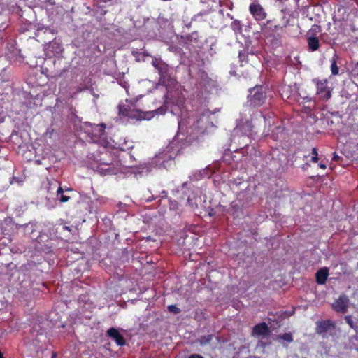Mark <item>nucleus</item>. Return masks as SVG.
<instances>
[{
	"label": "nucleus",
	"mask_w": 358,
	"mask_h": 358,
	"mask_svg": "<svg viewBox=\"0 0 358 358\" xmlns=\"http://www.w3.org/2000/svg\"><path fill=\"white\" fill-rule=\"evenodd\" d=\"M6 17L0 15V31L2 29H5L7 27V24L6 23Z\"/></svg>",
	"instance_id": "393cba45"
},
{
	"label": "nucleus",
	"mask_w": 358,
	"mask_h": 358,
	"mask_svg": "<svg viewBox=\"0 0 358 358\" xmlns=\"http://www.w3.org/2000/svg\"><path fill=\"white\" fill-rule=\"evenodd\" d=\"M273 22L274 20H268L266 22L263 23V24L261 27V30L264 36H268L269 35L270 31H275L278 30L280 28H282L280 27V25L278 24H275Z\"/></svg>",
	"instance_id": "1a4fd4ad"
},
{
	"label": "nucleus",
	"mask_w": 358,
	"mask_h": 358,
	"mask_svg": "<svg viewBox=\"0 0 358 358\" xmlns=\"http://www.w3.org/2000/svg\"><path fill=\"white\" fill-rule=\"evenodd\" d=\"M308 50L311 52L317 50L320 48V41L317 36H308L307 38Z\"/></svg>",
	"instance_id": "f8f14e48"
},
{
	"label": "nucleus",
	"mask_w": 358,
	"mask_h": 358,
	"mask_svg": "<svg viewBox=\"0 0 358 358\" xmlns=\"http://www.w3.org/2000/svg\"><path fill=\"white\" fill-rule=\"evenodd\" d=\"M187 358H204V357L199 354H192Z\"/></svg>",
	"instance_id": "cd10ccee"
},
{
	"label": "nucleus",
	"mask_w": 358,
	"mask_h": 358,
	"mask_svg": "<svg viewBox=\"0 0 358 358\" xmlns=\"http://www.w3.org/2000/svg\"><path fill=\"white\" fill-rule=\"evenodd\" d=\"M269 334V329L265 322L256 324L252 329V334L258 336H266Z\"/></svg>",
	"instance_id": "9b49d317"
},
{
	"label": "nucleus",
	"mask_w": 358,
	"mask_h": 358,
	"mask_svg": "<svg viewBox=\"0 0 358 358\" xmlns=\"http://www.w3.org/2000/svg\"><path fill=\"white\" fill-rule=\"evenodd\" d=\"M169 207L170 210L176 211L179 208V203L176 200L169 199Z\"/></svg>",
	"instance_id": "aec40b11"
},
{
	"label": "nucleus",
	"mask_w": 358,
	"mask_h": 358,
	"mask_svg": "<svg viewBox=\"0 0 358 358\" xmlns=\"http://www.w3.org/2000/svg\"><path fill=\"white\" fill-rule=\"evenodd\" d=\"M335 324L330 320H321L317 322L316 332L318 334L327 333L329 329H334Z\"/></svg>",
	"instance_id": "0eeeda50"
},
{
	"label": "nucleus",
	"mask_w": 358,
	"mask_h": 358,
	"mask_svg": "<svg viewBox=\"0 0 358 358\" xmlns=\"http://www.w3.org/2000/svg\"><path fill=\"white\" fill-rule=\"evenodd\" d=\"M86 132L91 136L94 141H98L105 135L106 124H92L89 122L84 123Z\"/></svg>",
	"instance_id": "7ed1b4c3"
},
{
	"label": "nucleus",
	"mask_w": 358,
	"mask_h": 358,
	"mask_svg": "<svg viewBox=\"0 0 358 358\" xmlns=\"http://www.w3.org/2000/svg\"><path fill=\"white\" fill-rule=\"evenodd\" d=\"M336 159H337V157L334 156V159H335V160H336Z\"/></svg>",
	"instance_id": "58836bf2"
},
{
	"label": "nucleus",
	"mask_w": 358,
	"mask_h": 358,
	"mask_svg": "<svg viewBox=\"0 0 358 358\" xmlns=\"http://www.w3.org/2000/svg\"><path fill=\"white\" fill-rule=\"evenodd\" d=\"M317 94L320 96V99L327 101L331 96V91L327 87V80H318L316 83Z\"/></svg>",
	"instance_id": "39448f33"
},
{
	"label": "nucleus",
	"mask_w": 358,
	"mask_h": 358,
	"mask_svg": "<svg viewBox=\"0 0 358 358\" xmlns=\"http://www.w3.org/2000/svg\"><path fill=\"white\" fill-rule=\"evenodd\" d=\"M318 160H319V158L317 156H312L311 162L316 163L318 162Z\"/></svg>",
	"instance_id": "7c9ffc66"
},
{
	"label": "nucleus",
	"mask_w": 358,
	"mask_h": 358,
	"mask_svg": "<svg viewBox=\"0 0 358 358\" xmlns=\"http://www.w3.org/2000/svg\"><path fill=\"white\" fill-rule=\"evenodd\" d=\"M54 131H55V129L52 127H48L46 129V131H45V136L49 138H52V135L54 134Z\"/></svg>",
	"instance_id": "a878e982"
},
{
	"label": "nucleus",
	"mask_w": 358,
	"mask_h": 358,
	"mask_svg": "<svg viewBox=\"0 0 358 358\" xmlns=\"http://www.w3.org/2000/svg\"><path fill=\"white\" fill-rule=\"evenodd\" d=\"M162 62V60L154 57L152 61V64L155 69H157V67L159 65V64H161Z\"/></svg>",
	"instance_id": "bb28decb"
},
{
	"label": "nucleus",
	"mask_w": 358,
	"mask_h": 358,
	"mask_svg": "<svg viewBox=\"0 0 358 358\" xmlns=\"http://www.w3.org/2000/svg\"><path fill=\"white\" fill-rule=\"evenodd\" d=\"M349 299L345 294H341L332 304L333 309L338 313H345L348 308Z\"/></svg>",
	"instance_id": "423d86ee"
},
{
	"label": "nucleus",
	"mask_w": 358,
	"mask_h": 358,
	"mask_svg": "<svg viewBox=\"0 0 358 358\" xmlns=\"http://www.w3.org/2000/svg\"><path fill=\"white\" fill-rule=\"evenodd\" d=\"M187 205L189 206L192 208L194 209L197 208L198 203L196 201V199L195 196L191 197L190 196L187 198Z\"/></svg>",
	"instance_id": "4be33fe9"
},
{
	"label": "nucleus",
	"mask_w": 358,
	"mask_h": 358,
	"mask_svg": "<svg viewBox=\"0 0 358 358\" xmlns=\"http://www.w3.org/2000/svg\"><path fill=\"white\" fill-rule=\"evenodd\" d=\"M131 109V107L129 105L120 104L118 106V114L120 116L127 117Z\"/></svg>",
	"instance_id": "2eb2a0df"
},
{
	"label": "nucleus",
	"mask_w": 358,
	"mask_h": 358,
	"mask_svg": "<svg viewBox=\"0 0 358 358\" xmlns=\"http://www.w3.org/2000/svg\"><path fill=\"white\" fill-rule=\"evenodd\" d=\"M158 71V73L161 77H166L168 73V65L164 63L163 61L159 64V65L156 69Z\"/></svg>",
	"instance_id": "dca6fc26"
},
{
	"label": "nucleus",
	"mask_w": 358,
	"mask_h": 358,
	"mask_svg": "<svg viewBox=\"0 0 358 358\" xmlns=\"http://www.w3.org/2000/svg\"><path fill=\"white\" fill-rule=\"evenodd\" d=\"M56 357H57V354L55 352H53L52 355V358H56Z\"/></svg>",
	"instance_id": "f704fd0d"
},
{
	"label": "nucleus",
	"mask_w": 358,
	"mask_h": 358,
	"mask_svg": "<svg viewBox=\"0 0 358 358\" xmlns=\"http://www.w3.org/2000/svg\"><path fill=\"white\" fill-rule=\"evenodd\" d=\"M167 309L170 313H173L174 314H178L180 312V309L176 305H169L168 306Z\"/></svg>",
	"instance_id": "5701e85b"
},
{
	"label": "nucleus",
	"mask_w": 358,
	"mask_h": 358,
	"mask_svg": "<svg viewBox=\"0 0 358 358\" xmlns=\"http://www.w3.org/2000/svg\"><path fill=\"white\" fill-rule=\"evenodd\" d=\"M97 168L104 174H117L120 170V162L111 152H107L100 157Z\"/></svg>",
	"instance_id": "f257e3e1"
},
{
	"label": "nucleus",
	"mask_w": 358,
	"mask_h": 358,
	"mask_svg": "<svg viewBox=\"0 0 358 358\" xmlns=\"http://www.w3.org/2000/svg\"><path fill=\"white\" fill-rule=\"evenodd\" d=\"M312 155H313V156H317L318 155L317 149L316 148H313L312 149Z\"/></svg>",
	"instance_id": "c756f323"
},
{
	"label": "nucleus",
	"mask_w": 358,
	"mask_h": 358,
	"mask_svg": "<svg viewBox=\"0 0 358 358\" xmlns=\"http://www.w3.org/2000/svg\"><path fill=\"white\" fill-rule=\"evenodd\" d=\"M63 192H64L63 189L60 186H59L57 189V195L61 194V197L59 199L60 201L62 203H65L69 201V196L64 195Z\"/></svg>",
	"instance_id": "412c9836"
},
{
	"label": "nucleus",
	"mask_w": 358,
	"mask_h": 358,
	"mask_svg": "<svg viewBox=\"0 0 358 358\" xmlns=\"http://www.w3.org/2000/svg\"><path fill=\"white\" fill-rule=\"evenodd\" d=\"M106 334L108 336L110 337L115 341L117 345L123 346L125 345L126 341L124 338L120 334L117 329L111 327L107 331Z\"/></svg>",
	"instance_id": "6e6552de"
},
{
	"label": "nucleus",
	"mask_w": 358,
	"mask_h": 358,
	"mask_svg": "<svg viewBox=\"0 0 358 358\" xmlns=\"http://www.w3.org/2000/svg\"><path fill=\"white\" fill-rule=\"evenodd\" d=\"M213 114L210 110H206L203 114V117L207 115V116H209V115H211Z\"/></svg>",
	"instance_id": "473e14b6"
},
{
	"label": "nucleus",
	"mask_w": 358,
	"mask_h": 358,
	"mask_svg": "<svg viewBox=\"0 0 358 358\" xmlns=\"http://www.w3.org/2000/svg\"><path fill=\"white\" fill-rule=\"evenodd\" d=\"M336 159H337V157L334 156V159H335V160H336Z\"/></svg>",
	"instance_id": "4c0bfd02"
},
{
	"label": "nucleus",
	"mask_w": 358,
	"mask_h": 358,
	"mask_svg": "<svg viewBox=\"0 0 358 358\" xmlns=\"http://www.w3.org/2000/svg\"><path fill=\"white\" fill-rule=\"evenodd\" d=\"M0 358H3L2 352L0 351Z\"/></svg>",
	"instance_id": "e433bc0d"
},
{
	"label": "nucleus",
	"mask_w": 358,
	"mask_h": 358,
	"mask_svg": "<svg viewBox=\"0 0 358 358\" xmlns=\"http://www.w3.org/2000/svg\"><path fill=\"white\" fill-rule=\"evenodd\" d=\"M246 57L245 53H242L241 52L239 54L240 60L243 62L245 59V57Z\"/></svg>",
	"instance_id": "c85d7f7f"
},
{
	"label": "nucleus",
	"mask_w": 358,
	"mask_h": 358,
	"mask_svg": "<svg viewBox=\"0 0 358 358\" xmlns=\"http://www.w3.org/2000/svg\"><path fill=\"white\" fill-rule=\"evenodd\" d=\"M248 96V102L254 107L262 106L267 98L266 87L262 85H256L250 88Z\"/></svg>",
	"instance_id": "f03ea898"
},
{
	"label": "nucleus",
	"mask_w": 358,
	"mask_h": 358,
	"mask_svg": "<svg viewBox=\"0 0 358 358\" xmlns=\"http://www.w3.org/2000/svg\"><path fill=\"white\" fill-rule=\"evenodd\" d=\"M249 11L252 17L257 21H261L266 19L267 14L264 8L257 3H252L249 6Z\"/></svg>",
	"instance_id": "20e7f679"
},
{
	"label": "nucleus",
	"mask_w": 358,
	"mask_h": 358,
	"mask_svg": "<svg viewBox=\"0 0 358 358\" xmlns=\"http://www.w3.org/2000/svg\"><path fill=\"white\" fill-rule=\"evenodd\" d=\"M329 275V270L327 267L320 268L315 273L316 282L318 285L325 284L328 276Z\"/></svg>",
	"instance_id": "9d476101"
},
{
	"label": "nucleus",
	"mask_w": 358,
	"mask_h": 358,
	"mask_svg": "<svg viewBox=\"0 0 358 358\" xmlns=\"http://www.w3.org/2000/svg\"><path fill=\"white\" fill-rule=\"evenodd\" d=\"M319 166L322 169H325L327 168L326 164H324L322 162H320L319 164Z\"/></svg>",
	"instance_id": "2f4dec72"
},
{
	"label": "nucleus",
	"mask_w": 358,
	"mask_h": 358,
	"mask_svg": "<svg viewBox=\"0 0 358 358\" xmlns=\"http://www.w3.org/2000/svg\"><path fill=\"white\" fill-rule=\"evenodd\" d=\"M276 338L277 340H282L283 341H285L287 343H290L293 341V336L291 333H285L279 334L277 336Z\"/></svg>",
	"instance_id": "f3484780"
},
{
	"label": "nucleus",
	"mask_w": 358,
	"mask_h": 358,
	"mask_svg": "<svg viewBox=\"0 0 358 358\" xmlns=\"http://www.w3.org/2000/svg\"><path fill=\"white\" fill-rule=\"evenodd\" d=\"M338 59V55L336 53H335L331 59V71L333 76H336L339 73V69L337 65V62Z\"/></svg>",
	"instance_id": "ddd939ff"
},
{
	"label": "nucleus",
	"mask_w": 358,
	"mask_h": 358,
	"mask_svg": "<svg viewBox=\"0 0 358 358\" xmlns=\"http://www.w3.org/2000/svg\"><path fill=\"white\" fill-rule=\"evenodd\" d=\"M231 28L235 31V33L241 34L242 32V24L237 20H234L231 22Z\"/></svg>",
	"instance_id": "a211bd4d"
},
{
	"label": "nucleus",
	"mask_w": 358,
	"mask_h": 358,
	"mask_svg": "<svg viewBox=\"0 0 358 358\" xmlns=\"http://www.w3.org/2000/svg\"><path fill=\"white\" fill-rule=\"evenodd\" d=\"M127 117L130 119H135L138 120L145 119L144 113L135 108H132Z\"/></svg>",
	"instance_id": "4468645a"
},
{
	"label": "nucleus",
	"mask_w": 358,
	"mask_h": 358,
	"mask_svg": "<svg viewBox=\"0 0 358 358\" xmlns=\"http://www.w3.org/2000/svg\"><path fill=\"white\" fill-rule=\"evenodd\" d=\"M154 199H154V197H153V196H152V198H151V199H148V200H147V201H152V200H154Z\"/></svg>",
	"instance_id": "c9c22d12"
},
{
	"label": "nucleus",
	"mask_w": 358,
	"mask_h": 358,
	"mask_svg": "<svg viewBox=\"0 0 358 358\" xmlns=\"http://www.w3.org/2000/svg\"><path fill=\"white\" fill-rule=\"evenodd\" d=\"M213 339V335H205L201 336L199 338V343L201 345H205L210 343Z\"/></svg>",
	"instance_id": "6ab92c4d"
},
{
	"label": "nucleus",
	"mask_w": 358,
	"mask_h": 358,
	"mask_svg": "<svg viewBox=\"0 0 358 358\" xmlns=\"http://www.w3.org/2000/svg\"><path fill=\"white\" fill-rule=\"evenodd\" d=\"M345 320L346 323L350 327V328L355 329V326L351 315L345 316Z\"/></svg>",
	"instance_id": "b1692460"
},
{
	"label": "nucleus",
	"mask_w": 358,
	"mask_h": 358,
	"mask_svg": "<svg viewBox=\"0 0 358 358\" xmlns=\"http://www.w3.org/2000/svg\"><path fill=\"white\" fill-rule=\"evenodd\" d=\"M66 230H68L69 231H71V228L69 227H64Z\"/></svg>",
	"instance_id": "72a5a7b5"
}]
</instances>
